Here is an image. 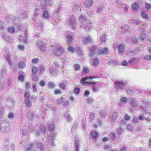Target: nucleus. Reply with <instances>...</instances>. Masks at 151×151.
Listing matches in <instances>:
<instances>
[{"mask_svg": "<svg viewBox=\"0 0 151 151\" xmlns=\"http://www.w3.org/2000/svg\"><path fill=\"white\" fill-rule=\"evenodd\" d=\"M94 77H83L82 78L81 80V82L82 84L85 86H89L93 84H95V83H91L90 82V80H92L94 78Z\"/></svg>", "mask_w": 151, "mask_h": 151, "instance_id": "obj_2", "label": "nucleus"}, {"mask_svg": "<svg viewBox=\"0 0 151 151\" xmlns=\"http://www.w3.org/2000/svg\"><path fill=\"white\" fill-rule=\"evenodd\" d=\"M29 128L30 131L32 132H33L34 131L35 129V127L32 125H29Z\"/></svg>", "mask_w": 151, "mask_h": 151, "instance_id": "obj_44", "label": "nucleus"}, {"mask_svg": "<svg viewBox=\"0 0 151 151\" xmlns=\"http://www.w3.org/2000/svg\"><path fill=\"white\" fill-rule=\"evenodd\" d=\"M55 127L53 123L48 124L47 125L48 130L50 131L51 132L54 129Z\"/></svg>", "mask_w": 151, "mask_h": 151, "instance_id": "obj_27", "label": "nucleus"}, {"mask_svg": "<svg viewBox=\"0 0 151 151\" xmlns=\"http://www.w3.org/2000/svg\"><path fill=\"white\" fill-rule=\"evenodd\" d=\"M118 52L119 53L123 54L124 52V47L123 45H118Z\"/></svg>", "mask_w": 151, "mask_h": 151, "instance_id": "obj_21", "label": "nucleus"}, {"mask_svg": "<svg viewBox=\"0 0 151 151\" xmlns=\"http://www.w3.org/2000/svg\"><path fill=\"white\" fill-rule=\"evenodd\" d=\"M97 46L93 45L90 48L91 52L89 54V55L90 57H92L93 56H95L96 52L97 53Z\"/></svg>", "mask_w": 151, "mask_h": 151, "instance_id": "obj_9", "label": "nucleus"}, {"mask_svg": "<svg viewBox=\"0 0 151 151\" xmlns=\"http://www.w3.org/2000/svg\"><path fill=\"white\" fill-rule=\"evenodd\" d=\"M63 98L62 97L60 99L58 100H57V104L60 105L61 104V103L63 101Z\"/></svg>", "mask_w": 151, "mask_h": 151, "instance_id": "obj_54", "label": "nucleus"}, {"mask_svg": "<svg viewBox=\"0 0 151 151\" xmlns=\"http://www.w3.org/2000/svg\"><path fill=\"white\" fill-rule=\"evenodd\" d=\"M49 70L50 73L52 75H55L56 72V70L52 68L49 69Z\"/></svg>", "mask_w": 151, "mask_h": 151, "instance_id": "obj_37", "label": "nucleus"}, {"mask_svg": "<svg viewBox=\"0 0 151 151\" xmlns=\"http://www.w3.org/2000/svg\"><path fill=\"white\" fill-rule=\"evenodd\" d=\"M74 68L76 70H78L80 68V65L78 64H74Z\"/></svg>", "mask_w": 151, "mask_h": 151, "instance_id": "obj_59", "label": "nucleus"}, {"mask_svg": "<svg viewBox=\"0 0 151 151\" xmlns=\"http://www.w3.org/2000/svg\"><path fill=\"white\" fill-rule=\"evenodd\" d=\"M138 51L137 49H134L133 50H130L128 51L127 54V55L129 56H133L135 54L137 53Z\"/></svg>", "mask_w": 151, "mask_h": 151, "instance_id": "obj_19", "label": "nucleus"}, {"mask_svg": "<svg viewBox=\"0 0 151 151\" xmlns=\"http://www.w3.org/2000/svg\"><path fill=\"white\" fill-rule=\"evenodd\" d=\"M67 42L69 44L72 43L73 42V39L72 35H68L66 36Z\"/></svg>", "mask_w": 151, "mask_h": 151, "instance_id": "obj_23", "label": "nucleus"}, {"mask_svg": "<svg viewBox=\"0 0 151 151\" xmlns=\"http://www.w3.org/2000/svg\"><path fill=\"white\" fill-rule=\"evenodd\" d=\"M138 19H132L130 20L131 23L133 24H137V22Z\"/></svg>", "mask_w": 151, "mask_h": 151, "instance_id": "obj_58", "label": "nucleus"}, {"mask_svg": "<svg viewBox=\"0 0 151 151\" xmlns=\"http://www.w3.org/2000/svg\"><path fill=\"white\" fill-rule=\"evenodd\" d=\"M30 96V91H27L26 90H24V99L25 98H29Z\"/></svg>", "mask_w": 151, "mask_h": 151, "instance_id": "obj_30", "label": "nucleus"}, {"mask_svg": "<svg viewBox=\"0 0 151 151\" xmlns=\"http://www.w3.org/2000/svg\"><path fill=\"white\" fill-rule=\"evenodd\" d=\"M91 135L94 138H96L98 136V134L95 131H93L91 132Z\"/></svg>", "mask_w": 151, "mask_h": 151, "instance_id": "obj_34", "label": "nucleus"}, {"mask_svg": "<svg viewBox=\"0 0 151 151\" xmlns=\"http://www.w3.org/2000/svg\"><path fill=\"white\" fill-rule=\"evenodd\" d=\"M118 113L117 112H114L112 116H110L109 118L110 121L113 122H115L116 119L118 117Z\"/></svg>", "mask_w": 151, "mask_h": 151, "instance_id": "obj_17", "label": "nucleus"}, {"mask_svg": "<svg viewBox=\"0 0 151 151\" xmlns=\"http://www.w3.org/2000/svg\"><path fill=\"white\" fill-rule=\"evenodd\" d=\"M109 137L111 139V140L113 141L115 139L116 136L114 133H111L109 134Z\"/></svg>", "mask_w": 151, "mask_h": 151, "instance_id": "obj_35", "label": "nucleus"}, {"mask_svg": "<svg viewBox=\"0 0 151 151\" xmlns=\"http://www.w3.org/2000/svg\"><path fill=\"white\" fill-rule=\"evenodd\" d=\"M129 103L132 106L134 107L137 106L138 104V101L132 99H129Z\"/></svg>", "mask_w": 151, "mask_h": 151, "instance_id": "obj_16", "label": "nucleus"}, {"mask_svg": "<svg viewBox=\"0 0 151 151\" xmlns=\"http://www.w3.org/2000/svg\"><path fill=\"white\" fill-rule=\"evenodd\" d=\"M135 59H136L135 58H132L129 60V63L130 64H132L135 61Z\"/></svg>", "mask_w": 151, "mask_h": 151, "instance_id": "obj_51", "label": "nucleus"}, {"mask_svg": "<svg viewBox=\"0 0 151 151\" xmlns=\"http://www.w3.org/2000/svg\"><path fill=\"white\" fill-rule=\"evenodd\" d=\"M43 16L45 18H50V15L48 14V12L46 10L44 11Z\"/></svg>", "mask_w": 151, "mask_h": 151, "instance_id": "obj_31", "label": "nucleus"}, {"mask_svg": "<svg viewBox=\"0 0 151 151\" xmlns=\"http://www.w3.org/2000/svg\"><path fill=\"white\" fill-rule=\"evenodd\" d=\"M64 50L62 47H59L57 49H55L54 53L56 56H62L63 55Z\"/></svg>", "mask_w": 151, "mask_h": 151, "instance_id": "obj_7", "label": "nucleus"}, {"mask_svg": "<svg viewBox=\"0 0 151 151\" xmlns=\"http://www.w3.org/2000/svg\"><path fill=\"white\" fill-rule=\"evenodd\" d=\"M83 43L87 44L90 43L92 42V40L88 35L85 36L83 38Z\"/></svg>", "mask_w": 151, "mask_h": 151, "instance_id": "obj_14", "label": "nucleus"}, {"mask_svg": "<svg viewBox=\"0 0 151 151\" xmlns=\"http://www.w3.org/2000/svg\"><path fill=\"white\" fill-rule=\"evenodd\" d=\"M119 123L124 125L127 123V121L125 119H123L122 120H119Z\"/></svg>", "mask_w": 151, "mask_h": 151, "instance_id": "obj_55", "label": "nucleus"}, {"mask_svg": "<svg viewBox=\"0 0 151 151\" xmlns=\"http://www.w3.org/2000/svg\"><path fill=\"white\" fill-rule=\"evenodd\" d=\"M31 90V84L29 83H27L26 84L25 89V90L29 91Z\"/></svg>", "mask_w": 151, "mask_h": 151, "instance_id": "obj_33", "label": "nucleus"}, {"mask_svg": "<svg viewBox=\"0 0 151 151\" xmlns=\"http://www.w3.org/2000/svg\"><path fill=\"white\" fill-rule=\"evenodd\" d=\"M139 7V4L137 3H134L132 6V9L133 10L137 11Z\"/></svg>", "mask_w": 151, "mask_h": 151, "instance_id": "obj_29", "label": "nucleus"}, {"mask_svg": "<svg viewBox=\"0 0 151 151\" xmlns=\"http://www.w3.org/2000/svg\"><path fill=\"white\" fill-rule=\"evenodd\" d=\"M142 16L146 19H148V17L147 16V14L145 12H143L141 13Z\"/></svg>", "mask_w": 151, "mask_h": 151, "instance_id": "obj_50", "label": "nucleus"}, {"mask_svg": "<svg viewBox=\"0 0 151 151\" xmlns=\"http://www.w3.org/2000/svg\"><path fill=\"white\" fill-rule=\"evenodd\" d=\"M44 24L42 22L39 23L35 27L36 29V32L40 34L41 33L42 30L43 29Z\"/></svg>", "mask_w": 151, "mask_h": 151, "instance_id": "obj_12", "label": "nucleus"}, {"mask_svg": "<svg viewBox=\"0 0 151 151\" xmlns=\"http://www.w3.org/2000/svg\"><path fill=\"white\" fill-rule=\"evenodd\" d=\"M59 86L61 88L64 89L65 88V87L66 86L65 85L64 83H61L59 84Z\"/></svg>", "mask_w": 151, "mask_h": 151, "instance_id": "obj_53", "label": "nucleus"}, {"mask_svg": "<svg viewBox=\"0 0 151 151\" xmlns=\"http://www.w3.org/2000/svg\"><path fill=\"white\" fill-rule=\"evenodd\" d=\"M61 92V90L60 89H56L55 90L54 93L56 94H57L60 93Z\"/></svg>", "mask_w": 151, "mask_h": 151, "instance_id": "obj_64", "label": "nucleus"}, {"mask_svg": "<svg viewBox=\"0 0 151 151\" xmlns=\"http://www.w3.org/2000/svg\"><path fill=\"white\" fill-rule=\"evenodd\" d=\"M87 102L89 104H93L94 101L91 99H88L87 100Z\"/></svg>", "mask_w": 151, "mask_h": 151, "instance_id": "obj_61", "label": "nucleus"}, {"mask_svg": "<svg viewBox=\"0 0 151 151\" xmlns=\"http://www.w3.org/2000/svg\"><path fill=\"white\" fill-rule=\"evenodd\" d=\"M127 83L124 81L121 80L115 82V88L116 90H122L126 85Z\"/></svg>", "mask_w": 151, "mask_h": 151, "instance_id": "obj_1", "label": "nucleus"}, {"mask_svg": "<svg viewBox=\"0 0 151 151\" xmlns=\"http://www.w3.org/2000/svg\"><path fill=\"white\" fill-rule=\"evenodd\" d=\"M73 145V148L75 151H79L81 145L79 139H77L74 140Z\"/></svg>", "mask_w": 151, "mask_h": 151, "instance_id": "obj_8", "label": "nucleus"}, {"mask_svg": "<svg viewBox=\"0 0 151 151\" xmlns=\"http://www.w3.org/2000/svg\"><path fill=\"white\" fill-rule=\"evenodd\" d=\"M146 35L144 33H142L139 35V39L141 41H143L146 39Z\"/></svg>", "mask_w": 151, "mask_h": 151, "instance_id": "obj_28", "label": "nucleus"}, {"mask_svg": "<svg viewBox=\"0 0 151 151\" xmlns=\"http://www.w3.org/2000/svg\"><path fill=\"white\" fill-rule=\"evenodd\" d=\"M39 69L37 66H34L32 68V74L37 75L38 73Z\"/></svg>", "mask_w": 151, "mask_h": 151, "instance_id": "obj_24", "label": "nucleus"}, {"mask_svg": "<svg viewBox=\"0 0 151 151\" xmlns=\"http://www.w3.org/2000/svg\"><path fill=\"white\" fill-rule=\"evenodd\" d=\"M38 47L39 48L41 51H44L45 50V45L41 40H38L37 43Z\"/></svg>", "mask_w": 151, "mask_h": 151, "instance_id": "obj_10", "label": "nucleus"}, {"mask_svg": "<svg viewBox=\"0 0 151 151\" xmlns=\"http://www.w3.org/2000/svg\"><path fill=\"white\" fill-rule=\"evenodd\" d=\"M13 24L15 27H17V28L18 30H20L21 29L20 20L19 18L15 19L13 21Z\"/></svg>", "mask_w": 151, "mask_h": 151, "instance_id": "obj_13", "label": "nucleus"}, {"mask_svg": "<svg viewBox=\"0 0 151 151\" xmlns=\"http://www.w3.org/2000/svg\"><path fill=\"white\" fill-rule=\"evenodd\" d=\"M32 80H33L34 81H37L38 80V77L37 76H36V75L32 74Z\"/></svg>", "mask_w": 151, "mask_h": 151, "instance_id": "obj_38", "label": "nucleus"}, {"mask_svg": "<svg viewBox=\"0 0 151 151\" xmlns=\"http://www.w3.org/2000/svg\"><path fill=\"white\" fill-rule=\"evenodd\" d=\"M80 88H76L75 89L74 92L75 93L78 94L80 92Z\"/></svg>", "mask_w": 151, "mask_h": 151, "instance_id": "obj_63", "label": "nucleus"}, {"mask_svg": "<svg viewBox=\"0 0 151 151\" xmlns=\"http://www.w3.org/2000/svg\"><path fill=\"white\" fill-rule=\"evenodd\" d=\"M39 61V59L38 58H36L33 59L32 60V62L34 63H36Z\"/></svg>", "mask_w": 151, "mask_h": 151, "instance_id": "obj_56", "label": "nucleus"}, {"mask_svg": "<svg viewBox=\"0 0 151 151\" xmlns=\"http://www.w3.org/2000/svg\"><path fill=\"white\" fill-rule=\"evenodd\" d=\"M144 59L148 61L151 60V56L149 55H147L144 57Z\"/></svg>", "mask_w": 151, "mask_h": 151, "instance_id": "obj_48", "label": "nucleus"}, {"mask_svg": "<svg viewBox=\"0 0 151 151\" xmlns=\"http://www.w3.org/2000/svg\"><path fill=\"white\" fill-rule=\"evenodd\" d=\"M2 35L3 38L6 41L8 39V38H9V37L5 33H3Z\"/></svg>", "mask_w": 151, "mask_h": 151, "instance_id": "obj_39", "label": "nucleus"}, {"mask_svg": "<svg viewBox=\"0 0 151 151\" xmlns=\"http://www.w3.org/2000/svg\"><path fill=\"white\" fill-rule=\"evenodd\" d=\"M138 119L140 120L143 121L145 119V117L144 115H140L139 116Z\"/></svg>", "mask_w": 151, "mask_h": 151, "instance_id": "obj_57", "label": "nucleus"}, {"mask_svg": "<svg viewBox=\"0 0 151 151\" xmlns=\"http://www.w3.org/2000/svg\"><path fill=\"white\" fill-rule=\"evenodd\" d=\"M99 59L97 58H94L93 60V65L97 66L99 65Z\"/></svg>", "mask_w": 151, "mask_h": 151, "instance_id": "obj_32", "label": "nucleus"}, {"mask_svg": "<svg viewBox=\"0 0 151 151\" xmlns=\"http://www.w3.org/2000/svg\"><path fill=\"white\" fill-rule=\"evenodd\" d=\"M0 126L1 127H6L9 126L8 122L5 121H2L0 123Z\"/></svg>", "mask_w": 151, "mask_h": 151, "instance_id": "obj_26", "label": "nucleus"}, {"mask_svg": "<svg viewBox=\"0 0 151 151\" xmlns=\"http://www.w3.org/2000/svg\"><path fill=\"white\" fill-rule=\"evenodd\" d=\"M66 22L68 24L71 26L73 29H74L75 28L76 21L73 16L71 17L69 19H68L66 20Z\"/></svg>", "mask_w": 151, "mask_h": 151, "instance_id": "obj_5", "label": "nucleus"}, {"mask_svg": "<svg viewBox=\"0 0 151 151\" xmlns=\"http://www.w3.org/2000/svg\"><path fill=\"white\" fill-rule=\"evenodd\" d=\"M127 147L125 145H124L122 146L121 149L120 150V151H125L127 150Z\"/></svg>", "mask_w": 151, "mask_h": 151, "instance_id": "obj_47", "label": "nucleus"}, {"mask_svg": "<svg viewBox=\"0 0 151 151\" xmlns=\"http://www.w3.org/2000/svg\"><path fill=\"white\" fill-rule=\"evenodd\" d=\"M8 117L11 119H13L14 118V115L13 113H10L9 114Z\"/></svg>", "mask_w": 151, "mask_h": 151, "instance_id": "obj_60", "label": "nucleus"}, {"mask_svg": "<svg viewBox=\"0 0 151 151\" xmlns=\"http://www.w3.org/2000/svg\"><path fill=\"white\" fill-rule=\"evenodd\" d=\"M79 19L80 22H81V27H88V24H86V17L84 15H81L79 16Z\"/></svg>", "mask_w": 151, "mask_h": 151, "instance_id": "obj_4", "label": "nucleus"}, {"mask_svg": "<svg viewBox=\"0 0 151 151\" xmlns=\"http://www.w3.org/2000/svg\"><path fill=\"white\" fill-rule=\"evenodd\" d=\"M120 104L121 106H124V104H126L127 102V99L125 97H122L120 99Z\"/></svg>", "mask_w": 151, "mask_h": 151, "instance_id": "obj_22", "label": "nucleus"}, {"mask_svg": "<svg viewBox=\"0 0 151 151\" xmlns=\"http://www.w3.org/2000/svg\"><path fill=\"white\" fill-rule=\"evenodd\" d=\"M46 83L43 80L41 81L40 83V85L42 87H45Z\"/></svg>", "mask_w": 151, "mask_h": 151, "instance_id": "obj_49", "label": "nucleus"}, {"mask_svg": "<svg viewBox=\"0 0 151 151\" xmlns=\"http://www.w3.org/2000/svg\"><path fill=\"white\" fill-rule=\"evenodd\" d=\"M68 51L73 52L74 51V48L73 46H69L68 47Z\"/></svg>", "mask_w": 151, "mask_h": 151, "instance_id": "obj_45", "label": "nucleus"}, {"mask_svg": "<svg viewBox=\"0 0 151 151\" xmlns=\"http://www.w3.org/2000/svg\"><path fill=\"white\" fill-rule=\"evenodd\" d=\"M93 3L92 0H86L84 2L85 6L83 7H85L86 8L89 9L92 6Z\"/></svg>", "mask_w": 151, "mask_h": 151, "instance_id": "obj_15", "label": "nucleus"}, {"mask_svg": "<svg viewBox=\"0 0 151 151\" xmlns=\"http://www.w3.org/2000/svg\"><path fill=\"white\" fill-rule=\"evenodd\" d=\"M132 88H128L127 89H126L127 92L129 94H131L132 92Z\"/></svg>", "mask_w": 151, "mask_h": 151, "instance_id": "obj_52", "label": "nucleus"}, {"mask_svg": "<svg viewBox=\"0 0 151 151\" xmlns=\"http://www.w3.org/2000/svg\"><path fill=\"white\" fill-rule=\"evenodd\" d=\"M27 117L28 119L30 121L35 120L36 116L35 114L31 111H29L27 113Z\"/></svg>", "mask_w": 151, "mask_h": 151, "instance_id": "obj_11", "label": "nucleus"}, {"mask_svg": "<svg viewBox=\"0 0 151 151\" xmlns=\"http://www.w3.org/2000/svg\"><path fill=\"white\" fill-rule=\"evenodd\" d=\"M7 105L9 107H11L13 104V99L11 97H9L7 98L6 102Z\"/></svg>", "mask_w": 151, "mask_h": 151, "instance_id": "obj_18", "label": "nucleus"}, {"mask_svg": "<svg viewBox=\"0 0 151 151\" xmlns=\"http://www.w3.org/2000/svg\"><path fill=\"white\" fill-rule=\"evenodd\" d=\"M118 128L117 130V133L118 134H120L124 131V129L122 127L121 125L118 124Z\"/></svg>", "mask_w": 151, "mask_h": 151, "instance_id": "obj_25", "label": "nucleus"}, {"mask_svg": "<svg viewBox=\"0 0 151 151\" xmlns=\"http://www.w3.org/2000/svg\"><path fill=\"white\" fill-rule=\"evenodd\" d=\"M124 119L127 121H128L131 118L130 116L129 115L127 114H124Z\"/></svg>", "mask_w": 151, "mask_h": 151, "instance_id": "obj_40", "label": "nucleus"}, {"mask_svg": "<svg viewBox=\"0 0 151 151\" xmlns=\"http://www.w3.org/2000/svg\"><path fill=\"white\" fill-rule=\"evenodd\" d=\"M94 115L93 113H91L89 116V118L93 120L94 117Z\"/></svg>", "mask_w": 151, "mask_h": 151, "instance_id": "obj_62", "label": "nucleus"}, {"mask_svg": "<svg viewBox=\"0 0 151 151\" xmlns=\"http://www.w3.org/2000/svg\"><path fill=\"white\" fill-rule=\"evenodd\" d=\"M26 105L28 107H30L32 105V101L29 98H26L24 99Z\"/></svg>", "mask_w": 151, "mask_h": 151, "instance_id": "obj_20", "label": "nucleus"}, {"mask_svg": "<svg viewBox=\"0 0 151 151\" xmlns=\"http://www.w3.org/2000/svg\"><path fill=\"white\" fill-rule=\"evenodd\" d=\"M100 114L101 116L102 117L106 118L107 116V114L106 113H105L104 111H101L100 112Z\"/></svg>", "mask_w": 151, "mask_h": 151, "instance_id": "obj_42", "label": "nucleus"}, {"mask_svg": "<svg viewBox=\"0 0 151 151\" xmlns=\"http://www.w3.org/2000/svg\"><path fill=\"white\" fill-rule=\"evenodd\" d=\"M126 129H127L129 130L130 131H132L133 127L130 124H128L126 125Z\"/></svg>", "mask_w": 151, "mask_h": 151, "instance_id": "obj_36", "label": "nucleus"}, {"mask_svg": "<svg viewBox=\"0 0 151 151\" xmlns=\"http://www.w3.org/2000/svg\"><path fill=\"white\" fill-rule=\"evenodd\" d=\"M32 86L33 91H35L37 90V88L36 86V84L35 83H32Z\"/></svg>", "mask_w": 151, "mask_h": 151, "instance_id": "obj_41", "label": "nucleus"}, {"mask_svg": "<svg viewBox=\"0 0 151 151\" xmlns=\"http://www.w3.org/2000/svg\"><path fill=\"white\" fill-rule=\"evenodd\" d=\"M109 51L108 48L105 47L104 48L98 47L97 50V54L99 56H101L103 55L107 54Z\"/></svg>", "mask_w": 151, "mask_h": 151, "instance_id": "obj_3", "label": "nucleus"}, {"mask_svg": "<svg viewBox=\"0 0 151 151\" xmlns=\"http://www.w3.org/2000/svg\"><path fill=\"white\" fill-rule=\"evenodd\" d=\"M45 127L44 125H41L39 128L36 131V135L37 136L41 135L43 133H44L45 134Z\"/></svg>", "mask_w": 151, "mask_h": 151, "instance_id": "obj_6", "label": "nucleus"}, {"mask_svg": "<svg viewBox=\"0 0 151 151\" xmlns=\"http://www.w3.org/2000/svg\"><path fill=\"white\" fill-rule=\"evenodd\" d=\"M8 29L9 32L11 33H13L15 30L14 28L13 27H9Z\"/></svg>", "mask_w": 151, "mask_h": 151, "instance_id": "obj_43", "label": "nucleus"}, {"mask_svg": "<svg viewBox=\"0 0 151 151\" xmlns=\"http://www.w3.org/2000/svg\"><path fill=\"white\" fill-rule=\"evenodd\" d=\"M65 119L66 121L70 122L72 119L70 115L67 114L65 117Z\"/></svg>", "mask_w": 151, "mask_h": 151, "instance_id": "obj_46", "label": "nucleus"}]
</instances>
